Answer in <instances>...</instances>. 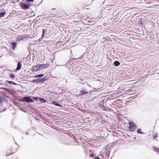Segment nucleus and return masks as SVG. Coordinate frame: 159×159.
Listing matches in <instances>:
<instances>
[{
    "instance_id": "412c9836",
    "label": "nucleus",
    "mask_w": 159,
    "mask_h": 159,
    "mask_svg": "<svg viewBox=\"0 0 159 159\" xmlns=\"http://www.w3.org/2000/svg\"><path fill=\"white\" fill-rule=\"evenodd\" d=\"M33 99H34L36 100V101H38V97H33Z\"/></svg>"
},
{
    "instance_id": "5701e85b",
    "label": "nucleus",
    "mask_w": 159,
    "mask_h": 159,
    "mask_svg": "<svg viewBox=\"0 0 159 159\" xmlns=\"http://www.w3.org/2000/svg\"><path fill=\"white\" fill-rule=\"evenodd\" d=\"M94 159H100V158L99 157H97L95 158Z\"/></svg>"
},
{
    "instance_id": "ddd939ff",
    "label": "nucleus",
    "mask_w": 159,
    "mask_h": 159,
    "mask_svg": "<svg viewBox=\"0 0 159 159\" xmlns=\"http://www.w3.org/2000/svg\"><path fill=\"white\" fill-rule=\"evenodd\" d=\"M39 101L42 103H45L46 100H44L43 98H39Z\"/></svg>"
},
{
    "instance_id": "423d86ee",
    "label": "nucleus",
    "mask_w": 159,
    "mask_h": 159,
    "mask_svg": "<svg viewBox=\"0 0 159 159\" xmlns=\"http://www.w3.org/2000/svg\"><path fill=\"white\" fill-rule=\"evenodd\" d=\"M49 66V64H46L43 65H40V68L41 69H44L48 67Z\"/></svg>"
},
{
    "instance_id": "a211bd4d",
    "label": "nucleus",
    "mask_w": 159,
    "mask_h": 159,
    "mask_svg": "<svg viewBox=\"0 0 159 159\" xmlns=\"http://www.w3.org/2000/svg\"><path fill=\"white\" fill-rule=\"evenodd\" d=\"M153 149L155 150H159V148L156 147H153Z\"/></svg>"
},
{
    "instance_id": "1a4fd4ad",
    "label": "nucleus",
    "mask_w": 159,
    "mask_h": 159,
    "mask_svg": "<svg viewBox=\"0 0 159 159\" xmlns=\"http://www.w3.org/2000/svg\"><path fill=\"white\" fill-rule=\"evenodd\" d=\"M11 46L13 49H14L16 47V42H11Z\"/></svg>"
},
{
    "instance_id": "6ab92c4d",
    "label": "nucleus",
    "mask_w": 159,
    "mask_h": 159,
    "mask_svg": "<svg viewBox=\"0 0 159 159\" xmlns=\"http://www.w3.org/2000/svg\"><path fill=\"white\" fill-rule=\"evenodd\" d=\"M141 130L140 129H138L137 130V132L138 134H141Z\"/></svg>"
},
{
    "instance_id": "20e7f679",
    "label": "nucleus",
    "mask_w": 159,
    "mask_h": 159,
    "mask_svg": "<svg viewBox=\"0 0 159 159\" xmlns=\"http://www.w3.org/2000/svg\"><path fill=\"white\" fill-rule=\"evenodd\" d=\"M41 70V68H40V65H37V66H36L34 67H33L32 69V70L33 71H37L38 70Z\"/></svg>"
},
{
    "instance_id": "bb28decb",
    "label": "nucleus",
    "mask_w": 159,
    "mask_h": 159,
    "mask_svg": "<svg viewBox=\"0 0 159 159\" xmlns=\"http://www.w3.org/2000/svg\"><path fill=\"white\" fill-rule=\"evenodd\" d=\"M103 107H104V108H105V107H103Z\"/></svg>"
},
{
    "instance_id": "6e6552de",
    "label": "nucleus",
    "mask_w": 159,
    "mask_h": 159,
    "mask_svg": "<svg viewBox=\"0 0 159 159\" xmlns=\"http://www.w3.org/2000/svg\"><path fill=\"white\" fill-rule=\"evenodd\" d=\"M37 83H43L44 82L45 80V79L43 78H42L41 79H37Z\"/></svg>"
},
{
    "instance_id": "aec40b11",
    "label": "nucleus",
    "mask_w": 159,
    "mask_h": 159,
    "mask_svg": "<svg viewBox=\"0 0 159 159\" xmlns=\"http://www.w3.org/2000/svg\"><path fill=\"white\" fill-rule=\"evenodd\" d=\"M32 82L33 83H35L37 82V80H32Z\"/></svg>"
},
{
    "instance_id": "dca6fc26",
    "label": "nucleus",
    "mask_w": 159,
    "mask_h": 159,
    "mask_svg": "<svg viewBox=\"0 0 159 159\" xmlns=\"http://www.w3.org/2000/svg\"><path fill=\"white\" fill-rule=\"evenodd\" d=\"M9 77L11 78L12 79H13L15 78V75L13 74H10Z\"/></svg>"
},
{
    "instance_id": "f03ea898",
    "label": "nucleus",
    "mask_w": 159,
    "mask_h": 159,
    "mask_svg": "<svg viewBox=\"0 0 159 159\" xmlns=\"http://www.w3.org/2000/svg\"><path fill=\"white\" fill-rule=\"evenodd\" d=\"M129 128L130 131H134L135 129L136 126L134 125V122H129Z\"/></svg>"
},
{
    "instance_id": "4be33fe9",
    "label": "nucleus",
    "mask_w": 159,
    "mask_h": 159,
    "mask_svg": "<svg viewBox=\"0 0 159 159\" xmlns=\"http://www.w3.org/2000/svg\"><path fill=\"white\" fill-rule=\"evenodd\" d=\"M25 0L28 2H33L34 1V0Z\"/></svg>"
},
{
    "instance_id": "a878e982",
    "label": "nucleus",
    "mask_w": 159,
    "mask_h": 159,
    "mask_svg": "<svg viewBox=\"0 0 159 159\" xmlns=\"http://www.w3.org/2000/svg\"><path fill=\"white\" fill-rule=\"evenodd\" d=\"M93 156V154H92V155H91V157Z\"/></svg>"
},
{
    "instance_id": "f8f14e48",
    "label": "nucleus",
    "mask_w": 159,
    "mask_h": 159,
    "mask_svg": "<svg viewBox=\"0 0 159 159\" xmlns=\"http://www.w3.org/2000/svg\"><path fill=\"white\" fill-rule=\"evenodd\" d=\"M6 82L7 83H9L10 84H12L16 85V84L15 82H13V81H8V80H7Z\"/></svg>"
},
{
    "instance_id": "4468645a",
    "label": "nucleus",
    "mask_w": 159,
    "mask_h": 159,
    "mask_svg": "<svg viewBox=\"0 0 159 159\" xmlns=\"http://www.w3.org/2000/svg\"><path fill=\"white\" fill-rule=\"evenodd\" d=\"M43 74L38 75L34 76V78H40L43 76Z\"/></svg>"
},
{
    "instance_id": "393cba45",
    "label": "nucleus",
    "mask_w": 159,
    "mask_h": 159,
    "mask_svg": "<svg viewBox=\"0 0 159 159\" xmlns=\"http://www.w3.org/2000/svg\"><path fill=\"white\" fill-rule=\"evenodd\" d=\"M55 8H52V10H55Z\"/></svg>"
},
{
    "instance_id": "7ed1b4c3",
    "label": "nucleus",
    "mask_w": 159,
    "mask_h": 159,
    "mask_svg": "<svg viewBox=\"0 0 159 159\" xmlns=\"http://www.w3.org/2000/svg\"><path fill=\"white\" fill-rule=\"evenodd\" d=\"M20 5L22 9H27L29 8V6L23 2H21L20 4Z\"/></svg>"
},
{
    "instance_id": "39448f33",
    "label": "nucleus",
    "mask_w": 159,
    "mask_h": 159,
    "mask_svg": "<svg viewBox=\"0 0 159 159\" xmlns=\"http://www.w3.org/2000/svg\"><path fill=\"white\" fill-rule=\"evenodd\" d=\"M21 62H22V61H21V62L20 61L18 62L17 64V67L16 69V71L19 70L21 68L22 66V65L21 64Z\"/></svg>"
},
{
    "instance_id": "2eb2a0df",
    "label": "nucleus",
    "mask_w": 159,
    "mask_h": 159,
    "mask_svg": "<svg viewBox=\"0 0 159 159\" xmlns=\"http://www.w3.org/2000/svg\"><path fill=\"white\" fill-rule=\"evenodd\" d=\"M46 30H43V31H42V36H41V37L42 38L43 37L44 35V34L45 33H46Z\"/></svg>"
},
{
    "instance_id": "9d476101",
    "label": "nucleus",
    "mask_w": 159,
    "mask_h": 159,
    "mask_svg": "<svg viewBox=\"0 0 159 159\" xmlns=\"http://www.w3.org/2000/svg\"><path fill=\"white\" fill-rule=\"evenodd\" d=\"M120 64V62L118 61H115L114 62V64L115 66H117Z\"/></svg>"
},
{
    "instance_id": "9b49d317",
    "label": "nucleus",
    "mask_w": 159,
    "mask_h": 159,
    "mask_svg": "<svg viewBox=\"0 0 159 159\" xmlns=\"http://www.w3.org/2000/svg\"><path fill=\"white\" fill-rule=\"evenodd\" d=\"M52 104L53 105L55 106H57L58 107H61V106L60 104L57 103V102H56L54 101V102H52Z\"/></svg>"
},
{
    "instance_id": "f257e3e1",
    "label": "nucleus",
    "mask_w": 159,
    "mask_h": 159,
    "mask_svg": "<svg viewBox=\"0 0 159 159\" xmlns=\"http://www.w3.org/2000/svg\"><path fill=\"white\" fill-rule=\"evenodd\" d=\"M19 101L23 102H27L28 103L30 102H34L33 100L30 99V97H24L20 99Z\"/></svg>"
},
{
    "instance_id": "f3484780",
    "label": "nucleus",
    "mask_w": 159,
    "mask_h": 159,
    "mask_svg": "<svg viewBox=\"0 0 159 159\" xmlns=\"http://www.w3.org/2000/svg\"><path fill=\"white\" fill-rule=\"evenodd\" d=\"M5 13L4 12H1L0 13V17H3L5 15Z\"/></svg>"
},
{
    "instance_id": "0eeeda50",
    "label": "nucleus",
    "mask_w": 159,
    "mask_h": 159,
    "mask_svg": "<svg viewBox=\"0 0 159 159\" xmlns=\"http://www.w3.org/2000/svg\"><path fill=\"white\" fill-rule=\"evenodd\" d=\"M80 93H81L80 96L87 94L88 93L86 90L84 89H83L81 90L80 91Z\"/></svg>"
},
{
    "instance_id": "b1692460",
    "label": "nucleus",
    "mask_w": 159,
    "mask_h": 159,
    "mask_svg": "<svg viewBox=\"0 0 159 159\" xmlns=\"http://www.w3.org/2000/svg\"><path fill=\"white\" fill-rule=\"evenodd\" d=\"M1 102V98L0 97V102Z\"/></svg>"
}]
</instances>
